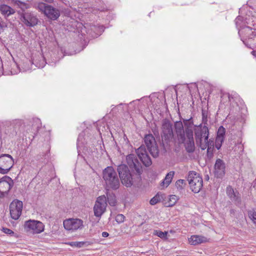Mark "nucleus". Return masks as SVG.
Masks as SVG:
<instances>
[{"label": "nucleus", "instance_id": "obj_41", "mask_svg": "<svg viewBox=\"0 0 256 256\" xmlns=\"http://www.w3.org/2000/svg\"><path fill=\"white\" fill-rule=\"evenodd\" d=\"M109 236V234L108 232H102V236L104 238H106Z\"/></svg>", "mask_w": 256, "mask_h": 256}, {"label": "nucleus", "instance_id": "obj_5", "mask_svg": "<svg viewBox=\"0 0 256 256\" xmlns=\"http://www.w3.org/2000/svg\"><path fill=\"white\" fill-rule=\"evenodd\" d=\"M188 180L190 189L194 193H198L202 188L203 181L202 178L196 172H189Z\"/></svg>", "mask_w": 256, "mask_h": 256}, {"label": "nucleus", "instance_id": "obj_10", "mask_svg": "<svg viewBox=\"0 0 256 256\" xmlns=\"http://www.w3.org/2000/svg\"><path fill=\"white\" fill-rule=\"evenodd\" d=\"M64 228L68 230H76L82 229L83 226V221L79 218H69L63 222Z\"/></svg>", "mask_w": 256, "mask_h": 256}, {"label": "nucleus", "instance_id": "obj_45", "mask_svg": "<svg viewBox=\"0 0 256 256\" xmlns=\"http://www.w3.org/2000/svg\"><path fill=\"white\" fill-rule=\"evenodd\" d=\"M254 51H252V54H254Z\"/></svg>", "mask_w": 256, "mask_h": 256}, {"label": "nucleus", "instance_id": "obj_31", "mask_svg": "<svg viewBox=\"0 0 256 256\" xmlns=\"http://www.w3.org/2000/svg\"><path fill=\"white\" fill-rule=\"evenodd\" d=\"M225 133H226L225 128L222 126H220L218 129L216 137H220V138H224V136L225 134Z\"/></svg>", "mask_w": 256, "mask_h": 256}, {"label": "nucleus", "instance_id": "obj_39", "mask_svg": "<svg viewBox=\"0 0 256 256\" xmlns=\"http://www.w3.org/2000/svg\"><path fill=\"white\" fill-rule=\"evenodd\" d=\"M177 200V196L175 195H172L170 196V200L174 204Z\"/></svg>", "mask_w": 256, "mask_h": 256}, {"label": "nucleus", "instance_id": "obj_18", "mask_svg": "<svg viewBox=\"0 0 256 256\" xmlns=\"http://www.w3.org/2000/svg\"><path fill=\"white\" fill-rule=\"evenodd\" d=\"M225 168L224 162L220 158L217 159L214 164V174L217 178H220L224 176Z\"/></svg>", "mask_w": 256, "mask_h": 256}, {"label": "nucleus", "instance_id": "obj_24", "mask_svg": "<svg viewBox=\"0 0 256 256\" xmlns=\"http://www.w3.org/2000/svg\"><path fill=\"white\" fill-rule=\"evenodd\" d=\"M174 172L171 171L169 172L166 176L164 179L161 183V186L167 188L172 182L174 177Z\"/></svg>", "mask_w": 256, "mask_h": 256}, {"label": "nucleus", "instance_id": "obj_9", "mask_svg": "<svg viewBox=\"0 0 256 256\" xmlns=\"http://www.w3.org/2000/svg\"><path fill=\"white\" fill-rule=\"evenodd\" d=\"M23 204L22 201L16 200L10 205V211L11 218L15 220L18 219L22 214Z\"/></svg>", "mask_w": 256, "mask_h": 256}, {"label": "nucleus", "instance_id": "obj_25", "mask_svg": "<svg viewBox=\"0 0 256 256\" xmlns=\"http://www.w3.org/2000/svg\"><path fill=\"white\" fill-rule=\"evenodd\" d=\"M106 202H108L109 204L111 206H115L116 204V200L115 194L112 192L108 190L106 193Z\"/></svg>", "mask_w": 256, "mask_h": 256}, {"label": "nucleus", "instance_id": "obj_32", "mask_svg": "<svg viewBox=\"0 0 256 256\" xmlns=\"http://www.w3.org/2000/svg\"><path fill=\"white\" fill-rule=\"evenodd\" d=\"M224 140V138H220V137H216V148L219 150L222 144V142Z\"/></svg>", "mask_w": 256, "mask_h": 256}, {"label": "nucleus", "instance_id": "obj_3", "mask_svg": "<svg viewBox=\"0 0 256 256\" xmlns=\"http://www.w3.org/2000/svg\"><path fill=\"white\" fill-rule=\"evenodd\" d=\"M103 178L106 188L114 190L118 189L120 186V180L116 172L112 166H108L102 172Z\"/></svg>", "mask_w": 256, "mask_h": 256}, {"label": "nucleus", "instance_id": "obj_36", "mask_svg": "<svg viewBox=\"0 0 256 256\" xmlns=\"http://www.w3.org/2000/svg\"><path fill=\"white\" fill-rule=\"evenodd\" d=\"M158 202H160V200L158 199V198L156 196H154V198H152L150 200V203L152 205H154L156 204H157Z\"/></svg>", "mask_w": 256, "mask_h": 256}, {"label": "nucleus", "instance_id": "obj_27", "mask_svg": "<svg viewBox=\"0 0 256 256\" xmlns=\"http://www.w3.org/2000/svg\"><path fill=\"white\" fill-rule=\"evenodd\" d=\"M186 184V182L184 180H178L176 182V188L180 190H183Z\"/></svg>", "mask_w": 256, "mask_h": 256}, {"label": "nucleus", "instance_id": "obj_28", "mask_svg": "<svg viewBox=\"0 0 256 256\" xmlns=\"http://www.w3.org/2000/svg\"><path fill=\"white\" fill-rule=\"evenodd\" d=\"M24 124L22 120H15L12 122V126L13 128L16 130L19 128L20 127Z\"/></svg>", "mask_w": 256, "mask_h": 256}, {"label": "nucleus", "instance_id": "obj_37", "mask_svg": "<svg viewBox=\"0 0 256 256\" xmlns=\"http://www.w3.org/2000/svg\"><path fill=\"white\" fill-rule=\"evenodd\" d=\"M30 7V6L28 4L24 2L19 8H20L22 10L24 11L26 9Z\"/></svg>", "mask_w": 256, "mask_h": 256}, {"label": "nucleus", "instance_id": "obj_22", "mask_svg": "<svg viewBox=\"0 0 256 256\" xmlns=\"http://www.w3.org/2000/svg\"><path fill=\"white\" fill-rule=\"evenodd\" d=\"M184 124L185 126V132L186 136H194V124L192 118L188 120H184Z\"/></svg>", "mask_w": 256, "mask_h": 256}, {"label": "nucleus", "instance_id": "obj_26", "mask_svg": "<svg viewBox=\"0 0 256 256\" xmlns=\"http://www.w3.org/2000/svg\"><path fill=\"white\" fill-rule=\"evenodd\" d=\"M11 126H12V122L10 121L0 122V132L4 131L6 132L10 129Z\"/></svg>", "mask_w": 256, "mask_h": 256}, {"label": "nucleus", "instance_id": "obj_19", "mask_svg": "<svg viewBox=\"0 0 256 256\" xmlns=\"http://www.w3.org/2000/svg\"><path fill=\"white\" fill-rule=\"evenodd\" d=\"M184 143V148L186 151L188 153L193 152L195 150V146L194 140V136H186V140Z\"/></svg>", "mask_w": 256, "mask_h": 256}, {"label": "nucleus", "instance_id": "obj_20", "mask_svg": "<svg viewBox=\"0 0 256 256\" xmlns=\"http://www.w3.org/2000/svg\"><path fill=\"white\" fill-rule=\"evenodd\" d=\"M208 241V238L202 236H192L189 239V242L192 245H198Z\"/></svg>", "mask_w": 256, "mask_h": 256}, {"label": "nucleus", "instance_id": "obj_33", "mask_svg": "<svg viewBox=\"0 0 256 256\" xmlns=\"http://www.w3.org/2000/svg\"><path fill=\"white\" fill-rule=\"evenodd\" d=\"M154 234L162 238H166L167 236L168 232H162L160 230H156Z\"/></svg>", "mask_w": 256, "mask_h": 256}, {"label": "nucleus", "instance_id": "obj_34", "mask_svg": "<svg viewBox=\"0 0 256 256\" xmlns=\"http://www.w3.org/2000/svg\"><path fill=\"white\" fill-rule=\"evenodd\" d=\"M202 122L205 124H207L208 122V112L206 111L202 110Z\"/></svg>", "mask_w": 256, "mask_h": 256}, {"label": "nucleus", "instance_id": "obj_8", "mask_svg": "<svg viewBox=\"0 0 256 256\" xmlns=\"http://www.w3.org/2000/svg\"><path fill=\"white\" fill-rule=\"evenodd\" d=\"M107 206L106 198L104 195L98 196L94 207V214L100 218L106 210Z\"/></svg>", "mask_w": 256, "mask_h": 256}, {"label": "nucleus", "instance_id": "obj_1", "mask_svg": "<svg viewBox=\"0 0 256 256\" xmlns=\"http://www.w3.org/2000/svg\"><path fill=\"white\" fill-rule=\"evenodd\" d=\"M126 160L134 174L130 173L128 166L124 164L118 166V172L122 184L128 188L130 187L134 182L140 180L142 168L141 164L134 154L128 155Z\"/></svg>", "mask_w": 256, "mask_h": 256}, {"label": "nucleus", "instance_id": "obj_7", "mask_svg": "<svg viewBox=\"0 0 256 256\" xmlns=\"http://www.w3.org/2000/svg\"><path fill=\"white\" fill-rule=\"evenodd\" d=\"M144 144L150 153L154 158L158 156L159 150L154 137L152 134L146 135L144 138Z\"/></svg>", "mask_w": 256, "mask_h": 256}, {"label": "nucleus", "instance_id": "obj_2", "mask_svg": "<svg viewBox=\"0 0 256 256\" xmlns=\"http://www.w3.org/2000/svg\"><path fill=\"white\" fill-rule=\"evenodd\" d=\"M161 130L162 144L164 150L166 151L170 149V144L173 142L172 124L168 119L165 118L162 121Z\"/></svg>", "mask_w": 256, "mask_h": 256}, {"label": "nucleus", "instance_id": "obj_43", "mask_svg": "<svg viewBox=\"0 0 256 256\" xmlns=\"http://www.w3.org/2000/svg\"><path fill=\"white\" fill-rule=\"evenodd\" d=\"M212 150H210V151L209 152V154H208V156L210 155V154H212Z\"/></svg>", "mask_w": 256, "mask_h": 256}, {"label": "nucleus", "instance_id": "obj_4", "mask_svg": "<svg viewBox=\"0 0 256 256\" xmlns=\"http://www.w3.org/2000/svg\"><path fill=\"white\" fill-rule=\"evenodd\" d=\"M34 8L51 20H56L60 16V12L58 9L43 2L36 4Z\"/></svg>", "mask_w": 256, "mask_h": 256}, {"label": "nucleus", "instance_id": "obj_15", "mask_svg": "<svg viewBox=\"0 0 256 256\" xmlns=\"http://www.w3.org/2000/svg\"><path fill=\"white\" fill-rule=\"evenodd\" d=\"M13 184L12 179L8 176H4L0 179V194H7Z\"/></svg>", "mask_w": 256, "mask_h": 256}, {"label": "nucleus", "instance_id": "obj_42", "mask_svg": "<svg viewBox=\"0 0 256 256\" xmlns=\"http://www.w3.org/2000/svg\"><path fill=\"white\" fill-rule=\"evenodd\" d=\"M2 19L0 17V29L2 28Z\"/></svg>", "mask_w": 256, "mask_h": 256}, {"label": "nucleus", "instance_id": "obj_29", "mask_svg": "<svg viewBox=\"0 0 256 256\" xmlns=\"http://www.w3.org/2000/svg\"><path fill=\"white\" fill-rule=\"evenodd\" d=\"M248 216L254 224H256V211L254 210H249Z\"/></svg>", "mask_w": 256, "mask_h": 256}, {"label": "nucleus", "instance_id": "obj_11", "mask_svg": "<svg viewBox=\"0 0 256 256\" xmlns=\"http://www.w3.org/2000/svg\"><path fill=\"white\" fill-rule=\"evenodd\" d=\"M24 227L27 231L32 230L34 234H40L44 230L43 224L40 221L34 220H29L26 222Z\"/></svg>", "mask_w": 256, "mask_h": 256}, {"label": "nucleus", "instance_id": "obj_40", "mask_svg": "<svg viewBox=\"0 0 256 256\" xmlns=\"http://www.w3.org/2000/svg\"><path fill=\"white\" fill-rule=\"evenodd\" d=\"M2 230L4 233L7 234H14V232L8 228H3Z\"/></svg>", "mask_w": 256, "mask_h": 256}, {"label": "nucleus", "instance_id": "obj_44", "mask_svg": "<svg viewBox=\"0 0 256 256\" xmlns=\"http://www.w3.org/2000/svg\"><path fill=\"white\" fill-rule=\"evenodd\" d=\"M228 98L229 99V101H230L231 98H232L230 94H228Z\"/></svg>", "mask_w": 256, "mask_h": 256}, {"label": "nucleus", "instance_id": "obj_35", "mask_svg": "<svg viewBox=\"0 0 256 256\" xmlns=\"http://www.w3.org/2000/svg\"><path fill=\"white\" fill-rule=\"evenodd\" d=\"M125 216L122 214H118L115 218L116 222L118 223H122L124 222Z\"/></svg>", "mask_w": 256, "mask_h": 256}, {"label": "nucleus", "instance_id": "obj_6", "mask_svg": "<svg viewBox=\"0 0 256 256\" xmlns=\"http://www.w3.org/2000/svg\"><path fill=\"white\" fill-rule=\"evenodd\" d=\"M14 164V159L10 154H2L0 156V173L7 174L13 166Z\"/></svg>", "mask_w": 256, "mask_h": 256}, {"label": "nucleus", "instance_id": "obj_21", "mask_svg": "<svg viewBox=\"0 0 256 256\" xmlns=\"http://www.w3.org/2000/svg\"><path fill=\"white\" fill-rule=\"evenodd\" d=\"M0 12L5 18H8L11 15L15 14L16 10L11 6L6 4H0Z\"/></svg>", "mask_w": 256, "mask_h": 256}, {"label": "nucleus", "instance_id": "obj_23", "mask_svg": "<svg viewBox=\"0 0 256 256\" xmlns=\"http://www.w3.org/2000/svg\"><path fill=\"white\" fill-rule=\"evenodd\" d=\"M196 144L202 150H204L207 148V152L208 154L212 146L210 143V140L207 139V140L205 141V138H204V142H202V140H201L200 142H196Z\"/></svg>", "mask_w": 256, "mask_h": 256}, {"label": "nucleus", "instance_id": "obj_14", "mask_svg": "<svg viewBox=\"0 0 256 256\" xmlns=\"http://www.w3.org/2000/svg\"><path fill=\"white\" fill-rule=\"evenodd\" d=\"M136 152L141 162L146 166H149L152 164V160L148 156L146 146L142 145L136 150Z\"/></svg>", "mask_w": 256, "mask_h": 256}, {"label": "nucleus", "instance_id": "obj_38", "mask_svg": "<svg viewBox=\"0 0 256 256\" xmlns=\"http://www.w3.org/2000/svg\"><path fill=\"white\" fill-rule=\"evenodd\" d=\"M12 2L16 6H17L18 8H20L22 4L24 2L20 0H12Z\"/></svg>", "mask_w": 256, "mask_h": 256}, {"label": "nucleus", "instance_id": "obj_17", "mask_svg": "<svg viewBox=\"0 0 256 256\" xmlns=\"http://www.w3.org/2000/svg\"><path fill=\"white\" fill-rule=\"evenodd\" d=\"M226 191V194L228 197L232 201L234 202L236 205L241 204V198L240 193L238 191H235L230 186H227Z\"/></svg>", "mask_w": 256, "mask_h": 256}, {"label": "nucleus", "instance_id": "obj_12", "mask_svg": "<svg viewBox=\"0 0 256 256\" xmlns=\"http://www.w3.org/2000/svg\"><path fill=\"white\" fill-rule=\"evenodd\" d=\"M22 21L28 26H34L38 24V18L32 12H24L20 14Z\"/></svg>", "mask_w": 256, "mask_h": 256}, {"label": "nucleus", "instance_id": "obj_13", "mask_svg": "<svg viewBox=\"0 0 256 256\" xmlns=\"http://www.w3.org/2000/svg\"><path fill=\"white\" fill-rule=\"evenodd\" d=\"M194 129L195 139L196 142H200L202 138H205V141L207 140L208 138L209 130L206 126H202V124H200L198 126H195Z\"/></svg>", "mask_w": 256, "mask_h": 256}, {"label": "nucleus", "instance_id": "obj_30", "mask_svg": "<svg viewBox=\"0 0 256 256\" xmlns=\"http://www.w3.org/2000/svg\"><path fill=\"white\" fill-rule=\"evenodd\" d=\"M86 242H72L68 243V244L72 246H76L78 248L82 247Z\"/></svg>", "mask_w": 256, "mask_h": 256}, {"label": "nucleus", "instance_id": "obj_16", "mask_svg": "<svg viewBox=\"0 0 256 256\" xmlns=\"http://www.w3.org/2000/svg\"><path fill=\"white\" fill-rule=\"evenodd\" d=\"M174 128L178 142L183 144L186 140V136L183 123L181 121L176 122H174Z\"/></svg>", "mask_w": 256, "mask_h": 256}]
</instances>
